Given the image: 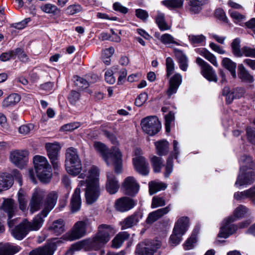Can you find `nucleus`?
Masks as SVG:
<instances>
[{"mask_svg": "<svg viewBox=\"0 0 255 255\" xmlns=\"http://www.w3.org/2000/svg\"><path fill=\"white\" fill-rule=\"evenodd\" d=\"M107 177L106 190L111 194H115L120 187L118 181L113 172H108Z\"/></svg>", "mask_w": 255, "mask_h": 255, "instance_id": "obj_18", "label": "nucleus"}, {"mask_svg": "<svg viewBox=\"0 0 255 255\" xmlns=\"http://www.w3.org/2000/svg\"><path fill=\"white\" fill-rule=\"evenodd\" d=\"M162 4L168 8H179L182 6L183 0H163L161 1Z\"/></svg>", "mask_w": 255, "mask_h": 255, "instance_id": "obj_43", "label": "nucleus"}, {"mask_svg": "<svg viewBox=\"0 0 255 255\" xmlns=\"http://www.w3.org/2000/svg\"><path fill=\"white\" fill-rule=\"evenodd\" d=\"M169 143L166 140H161L155 142L157 153L159 156L166 155L169 152Z\"/></svg>", "mask_w": 255, "mask_h": 255, "instance_id": "obj_31", "label": "nucleus"}, {"mask_svg": "<svg viewBox=\"0 0 255 255\" xmlns=\"http://www.w3.org/2000/svg\"><path fill=\"white\" fill-rule=\"evenodd\" d=\"M114 233V229L111 226L101 225L99 226L98 232L95 237L73 244L66 252L65 255H73L75 252L80 251L86 246L93 250H99L110 241V235Z\"/></svg>", "mask_w": 255, "mask_h": 255, "instance_id": "obj_3", "label": "nucleus"}, {"mask_svg": "<svg viewBox=\"0 0 255 255\" xmlns=\"http://www.w3.org/2000/svg\"><path fill=\"white\" fill-rule=\"evenodd\" d=\"M209 47L213 51L218 54H224L226 53V51L222 47L214 42L210 43Z\"/></svg>", "mask_w": 255, "mask_h": 255, "instance_id": "obj_64", "label": "nucleus"}, {"mask_svg": "<svg viewBox=\"0 0 255 255\" xmlns=\"http://www.w3.org/2000/svg\"><path fill=\"white\" fill-rule=\"evenodd\" d=\"M48 244L42 248L32 250L29 253V255H53L54 252V247Z\"/></svg>", "mask_w": 255, "mask_h": 255, "instance_id": "obj_29", "label": "nucleus"}, {"mask_svg": "<svg viewBox=\"0 0 255 255\" xmlns=\"http://www.w3.org/2000/svg\"><path fill=\"white\" fill-rule=\"evenodd\" d=\"M171 210V204L165 207L160 208L150 213L146 220L147 224H152L164 215L167 214Z\"/></svg>", "mask_w": 255, "mask_h": 255, "instance_id": "obj_15", "label": "nucleus"}, {"mask_svg": "<svg viewBox=\"0 0 255 255\" xmlns=\"http://www.w3.org/2000/svg\"><path fill=\"white\" fill-rule=\"evenodd\" d=\"M165 130L167 132L170 131V127L172 122L174 121V114L173 113L170 112L167 115L165 116Z\"/></svg>", "mask_w": 255, "mask_h": 255, "instance_id": "obj_51", "label": "nucleus"}, {"mask_svg": "<svg viewBox=\"0 0 255 255\" xmlns=\"http://www.w3.org/2000/svg\"><path fill=\"white\" fill-rule=\"evenodd\" d=\"M13 184V180L8 173H0V191L7 189Z\"/></svg>", "mask_w": 255, "mask_h": 255, "instance_id": "obj_26", "label": "nucleus"}, {"mask_svg": "<svg viewBox=\"0 0 255 255\" xmlns=\"http://www.w3.org/2000/svg\"><path fill=\"white\" fill-rule=\"evenodd\" d=\"M142 155V150L136 148L134 150V157L132 159V162L135 170L141 175H143V159Z\"/></svg>", "mask_w": 255, "mask_h": 255, "instance_id": "obj_19", "label": "nucleus"}, {"mask_svg": "<svg viewBox=\"0 0 255 255\" xmlns=\"http://www.w3.org/2000/svg\"><path fill=\"white\" fill-rule=\"evenodd\" d=\"M232 222L229 218L223 222V226L221 227L218 234L219 238H227L236 232L237 227L234 224H231Z\"/></svg>", "mask_w": 255, "mask_h": 255, "instance_id": "obj_16", "label": "nucleus"}, {"mask_svg": "<svg viewBox=\"0 0 255 255\" xmlns=\"http://www.w3.org/2000/svg\"><path fill=\"white\" fill-rule=\"evenodd\" d=\"M10 160L15 166L23 168L28 160V152L25 150H15L10 154Z\"/></svg>", "mask_w": 255, "mask_h": 255, "instance_id": "obj_9", "label": "nucleus"}, {"mask_svg": "<svg viewBox=\"0 0 255 255\" xmlns=\"http://www.w3.org/2000/svg\"><path fill=\"white\" fill-rule=\"evenodd\" d=\"M156 23L161 30H167L170 28V26L167 24L165 20V14L164 13L157 11L155 16Z\"/></svg>", "mask_w": 255, "mask_h": 255, "instance_id": "obj_35", "label": "nucleus"}, {"mask_svg": "<svg viewBox=\"0 0 255 255\" xmlns=\"http://www.w3.org/2000/svg\"><path fill=\"white\" fill-rule=\"evenodd\" d=\"M45 148L47 155L53 168L54 169H58L59 167V153L61 148L58 142L46 143Z\"/></svg>", "mask_w": 255, "mask_h": 255, "instance_id": "obj_8", "label": "nucleus"}, {"mask_svg": "<svg viewBox=\"0 0 255 255\" xmlns=\"http://www.w3.org/2000/svg\"><path fill=\"white\" fill-rule=\"evenodd\" d=\"M248 139L255 144V128L248 127L246 129Z\"/></svg>", "mask_w": 255, "mask_h": 255, "instance_id": "obj_62", "label": "nucleus"}, {"mask_svg": "<svg viewBox=\"0 0 255 255\" xmlns=\"http://www.w3.org/2000/svg\"><path fill=\"white\" fill-rule=\"evenodd\" d=\"M182 81V77L181 74L176 73L169 80V87L167 91L168 97L170 98L172 95L176 93L179 86Z\"/></svg>", "mask_w": 255, "mask_h": 255, "instance_id": "obj_17", "label": "nucleus"}, {"mask_svg": "<svg viewBox=\"0 0 255 255\" xmlns=\"http://www.w3.org/2000/svg\"><path fill=\"white\" fill-rule=\"evenodd\" d=\"M130 237L129 234L127 232H121L119 233L112 240V247L115 249L120 248L123 243L128 240Z\"/></svg>", "mask_w": 255, "mask_h": 255, "instance_id": "obj_24", "label": "nucleus"}, {"mask_svg": "<svg viewBox=\"0 0 255 255\" xmlns=\"http://www.w3.org/2000/svg\"><path fill=\"white\" fill-rule=\"evenodd\" d=\"M222 64L226 69H228L231 73L232 76L235 78L236 76V63L233 62L229 58H224L222 60Z\"/></svg>", "mask_w": 255, "mask_h": 255, "instance_id": "obj_38", "label": "nucleus"}, {"mask_svg": "<svg viewBox=\"0 0 255 255\" xmlns=\"http://www.w3.org/2000/svg\"><path fill=\"white\" fill-rule=\"evenodd\" d=\"M115 52L114 47H110L103 50L102 53V59L103 62L107 65L111 62V57Z\"/></svg>", "mask_w": 255, "mask_h": 255, "instance_id": "obj_45", "label": "nucleus"}, {"mask_svg": "<svg viewBox=\"0 0 255 255\" xmlns=\"http://www.w3.org/2000/svg\"><path fill=\"white\" fill-rule=\"evenodd\" d=\"M50 230L56 235L62 234L65 231V222L59 219L54 221L49 228Z\"/></svg>", "mask_w": 255, "mask_h": 255, "instance_id": "obj_30", "label": "nucleus"}, {"mask_svg": "<svg viewBox=\"0 0 255 255\" xmlns=\"http://www.w3.org/2000/svg\"><path fill=\"white\" fill-rule=\"evenodd\" d=\"M161 128V124L157 117L150 116L144 118V132L148 135H155Z\"/></svg>", "mask_w": 255, "mask_h": 255, "instance_id": "obj_11", "label": "nucleus"}, {"mask_svg": "<svg viewBox=\"0 0 255 255\" xmlns=\"http://www.w3.org/2000/svg\"><path fill=\"white\" fill-rule=\"evenodd\" d=\"M79 126L80 124L78 123H69L61 127L60 130L64 131H72L77 128Z\"/></svg>", "mask_w": 255, "mask_h": 255, "instance_id": "obj_59", "label": "nucleus"}, {"mask_svg": "<svg viewBox=\"0 0 255 255\" xmlns=\"http://www.w3.org/2000/svg\"><path fill=\"white\" fill-rule=\"evenodd\" d=\"M240 171L235 182V186L240 188L245 185H250L253 183L254 175L251 169L254 165L252 158L250 156L243 155L239 161Z\"/></svg>", "mask_w": 255, "mask_h": 255, "instance_id": "obj_5", "label": "nucleus"}, {"mask_svg": "<svg viewBox=\"0 0 255 255\" xmlns=\"http://www.w3.org/2000/svg\"><path fill=\"white\" fill-rule=\"evenodd\" d=\"M45 192L40 189H35L30 200L29 211L31 214L38 211L42 207Z\"/></svg>", "mask_w": 255, "mask_h": 255, "instance_id": "obj_10", "label": "nucleus"}, {"mask_svg": "<svg viewBox=\"0 0 255 255\" xmlns=\"http://www.w3.org/2000/svg\"><path fill=\"white\" fill-rule=\"evenodd\" d=\"M247 198L250 199L253 204L255 206V186L249 189L246 190Z\"/></svg>", "mask_w": 255, "mask_h": 255, "instance_id": "obj_63", "label": "nucleus"}, {"mask_svg": "<svg viewBox=\"0 0 255 255\" xmlns=\"http://www.w3.org/2000/svg\"><path fill=\"white\" fill-rule=\"evenodd\" d=\"M243 56L250 57L255 58V48L245 46L242 48Z\"/></svg>", "mask_w": 255, "mask_h": 255, "instance_id": "obj_55", "label": "nucleus"}, {"mask_svg": "<svg viewBox=\"0 0 255 255\" xmlns=\"http://www.w3.org/2000/svg\"><path fill=\"white\" fill-rule=\"evenodd\" d=\"M245 91L242 88H237L231 91V94L228 97V104H230L234 99H239L244 94Z\"/></svg>", "mask_w": 255, "mask_h": 255, "instance_id": "obj_46", "label": "nucleus"}, {"mask_svg": "<svg viewBox=\"0 0 255 255\" xmlns=\"http://www.w3.org/2000/svg\"><path fill=\"white\" fill-rule=\"evenodd\" d=\"M27 196L25 191L20 188L17 193V200L19 209L24 212L27 210Z\"/></svg>", "mask_w": 255, "mask_h": 255, "instance_id": "obj_32", "label": "nucleus"}, {"mask_svg": "<svg viewBox=\"0 0 255 255\" xmlns=\"http://www.w3.org/2000/svg\"><path fill=\"white\" fill-rule=\"evenodd\" d=\"M166 76L169 77L174 70V63L172 59L167 57L166 59Z\"/></svg>", "mask_w": 255, "mask_h": 255, "instance_id": "obj_52", "label": "nucleus"}, {"mask_svg": "<svg viewBox=\"0 0 255 255\" xmlns=\"http://www.w3.org/2000/svg\"><path fill=\"white\" fill-rule=\"evenodd\" d=\"M201 0H190L188 7V10L191 14L198 13L201 10Z\"/></svg>", "mask_w": 255, "mask_h": 255, "instance_id": "obj_39", "label": "nucleus"}, {"mask_svg": "<svg viewBox=\"0 0 255 255\" xmlns=\"http://www.w3.org/2000/svg\"><path fill=\"white\" fill-rule=\"evenodd\" d=\"M241 40L238 38H235L231 43L232 52L234 55L237 57H241L243 56L242 49H241Z\"/></svg>", "mask_w": 255, "mask_h": 255, "instance_id": "obj_40", "label": "nucleus"}, {"mask_svg": "<svg viewBox=\"0 0 255 255\" xmlns=\"http://www.w3.org/2000/svg\"><path fill=\"white\" fill-rule=\"evenodd\" d=\"M135 201L128 197H123L117 199L115 203L116 209L121 212H127L135 205Z\"/></svg>", "mask_w": 255, "mask_h": 255, "instance_id": "obj_14", "label": "nucleus"}, {"mask_svg": "<svg viewBox=\"0 0 255 255\" xmlns=\"http://www.w3.org/2000/svg\"><path fill=\"white\" fill-rule=\"evenodd\" d=\"M249 209L244 205H240L237 207L234 212L233 216L229 217L232 222H235L237 219L243 218L247 214Z\"/></svg>", "mask_w": 255, "mask_h": 255, "instance_id": "obj_34", "label": "nucleus"}, {"mask_svg": "<svg viewBox=\"0 0 255 255\" xmlns=\"http://www.w3.org/2000/svg\"><path fill=\"white\" fill-rule=\"evenodd\" d=\"M82 10V7L79 4H73L68 6L66 9L67 13L73 15Z\"/></svg>", "mask_w": 255, "mask_h": 255, "instance_id": "obj_57", "label": "nucleus"}, {"mask_svg": "<svg viewBox=\"0 0 255 255\" xmlns=\"http://www.w3.org/2000/svg\"><path fill=\"white\" fill-rule=\"evenodd\" d=\"M65 168L70 175L75 176L79 174V178H87L86 180L79 182L71 198V211L74 213L78 211L81 207L80 187H85V197L88 204H91L98 199L101 193L99 179L100 172L99 168L93 165L88 173L83 170L80 174L82 170V163L77 150L73 147L68 148L66 150Z\"/></svg>", "mask_w": 255, "mask_h": 255, "instance_id": "obj_1", "label": "nucleus"}, {"mask_svg": "<svg viewBox=\"0 0 255 255\" xmlns=\"http://www.w3.org/2000/svg\"><path fill=\"white\" fill-rule=\"evenodd\" d=\"M74 82L75 85L80 89H86L89 86V84L86 80L78 76L74 77Z\"/></svg>", "mask_w": 255, "mask_h": 255, "instance_id": "obj_49", "label": "nucleus"}, {"mask_svg": "<svg viewBox=\"0 0 255 255\" xmlns=\"http://www.w3.org/2000/svg\"><path fill=\"white\" fill-rule=\"evenodd\" d=\"M188 226L189 219L186 217H182L175 223L173 231L183 235L187 231Z\"/></svg>", "mask_w": 255, "mask_h": 255, "instance_id": "obj_21", "label": "nucleus"}, {"mask_svg": "<svg viewBox=\"0 0 255 255\" xmlns=\"http://www.w3.org/2000/svg\"><path fill=\"white\" fill-rule=\"evenodd\" d=\"M33 160L38 179L42 182H48L52 177V169L46 158L35 155Z\"/></svg>", "mask_w": 255, "mask_h": 255, "instance_id": "obj_6", "label": "nucleus"}, {"mask_svg": "<svg viewBox=\"0 0 255 255\" xmlns=\"http://www.w3.org/2000/svg\"><path fill=\"white\" fill-rule=\"evenodd\" d=\"M141 218V216H138L137 214H133L127 217L120 223L121 230H123L131 228L135 225Z\"/></svg>", "mask_w": 255, "mask_h": 255, "instance_id": "obj_22", "label": "nucleus"}, {"mask_svg": "<svg viewBox=\"0 0 255 255\" xmlns=\"http://www.w3.org/2000/svg\"><path fill=\"white\" fill-rule=\"evenodd\" d=\"M2 210L5 212L8 217H11L12 214H15L17 211L16 205L14 200L12 199H6L4 200L1 206Z\"/></svg>", "mask_w": 255, "mask_h": 255, "instance_id": "obj_23", "label": "nucleus"}, {"mask_svg": "<svg viewBox=\"0 0 255 255\" xmlns=\"http://www.w3.org/2000/svg\"><path fill=\"white\" fill-rule=\"evenodd\" d=\"M122 189L125 194L134 196L139 191V186L133 177L128 176L123 182Z\"/></svg>", "mask_w": 255, "mask_h": 255, "instance_id": "obj_12", "label": "nucleus"}, {"mask_svg": "<svg viewBox=\"0 0 255 255\" xmlns=\"http://www.w3.org/2000/svg\"><path fill=\"white\" fill-rule=\"evenodd\" d=\"M90 225L89 221L85 219L77 222L71 231L65 234L64 238L72 241L84 237L87 232V228Z\"/></svg>", "mask_w": 255, "mask_h": 255, "instance_id": "obj_7", "label": "nucleus"}, {"mask_svg": "<svg viewBox=\"0 0 255 255\" xmlns=\"http://www.w3.org/2000/svg\"><path fill=\"white\" fill-rule=\"evenodd\" d=\"M159 39L160 41L165 45H168L170 44H177V43L174 40L173 37L168 33H165L162 35Z\"/></svg>", "mask_w": 255, "mask_h": 255, "instance_id": "obj_50", "label": "nucleus"}, {"mask_svg": "<svg viewBox=\"0 0 255 255\" xmlns=\"http://www.w3.org/2000/svg\"><path fill=\"white\" fill-rule=\"evenodd\" d=\"M239 76L243 81L252 83L254 81V77L246 70L244 65L242 64L238 65Z\"/></svg>", "mask_w": 255, "mask_h": 255, "instance_id": "obj_36", "label": "nucleus"}, {"mask_svg": "<svg viewBox=\"0 0 255 255\" xmlns=\"http://www.w3.org/2000/svg\"><path fill=\"white\" fill-rule=\"evenodd\" d=\"M21 99L19 95L16 93H12L4 98L2 102L1 106L3 108L12 107L16 105Z\"/></svg>", "mask_w": 255, "mask_h": 255, "instance_id": "obj_25", "label": "nucleus"}, {"mask_svg": "<svg viewBox=\"0 0 255 255\" xmlns=\"http://www.w3.org/2000/svg\"><path fill=\"white\" fill-rule=\"evenodd\" d=\"M149 192L150 195L156 193L161 190H164L167 188L166 183L160 181H151L148 183Z\"/></svg>", "mask_w": 255, "mask_h": 255, "instance_id": "obj_33", "label": "nucleus"}, {"mask_svg": "<svg viewBox=\"0 0 255 255\" xmlns=\"http://www.w3.org/2000/svg\"><path fill=\"white\" fill-rule=\"evenodd\" d=\"M196 51L209 61L214 66L216 67L218 66V63L216 56L206 49L198 48L196 49Z\"/></svg>", "mask_w": 255, "mask_h": 255, "instance_id": "obj_27", "label": "nucleus"}, {"mask_svg": "<svg viewBox=\"0 0 255 255\" xmlns=\"http://www.w3.org/2000/svg\"><path fill=\"white\" fill-rule=\"evenodd\" d=\"M182 236L183 235L173 231L172 234L170 238V243L172 246L177 245L181 242Z\"/></svg>", "mask_w": 255, "mask_h": 255, "instance_id": "obj_56", "label": "nucleus"}, {"mask_svg": "<svg viewBox=\"0 0 255 255\" xmlns=\"http://www.w3.org/2000/svg\"><path fill=\"white\" fill-rule=\"evenodd\" d=\"M196 62L201 67L202 74L206 79L210 81L217 82V78L215 72L208 63L200 57L196 58Z\"/></svg>", "mask_w": 255, "mask_h": 255, "instance_id": "obj_13", "label": "nucleus"}, {"mask_svg": "<svg viewBox=\"0 0 255 255\" xmlns=\"http://www.w3.org/2000/svg\"><path fill=\"white\" fill-rule=\"evenodd\" d=\"M95 149L100 153L108 166H114L115 171L120 173L122 170V154L117 146H113L110 152L106 145L100 142L94 143Z\"/></svg>", "mask_w": 255, "mask_h": 255, "instance_id": "obj_4", "label": "nucleus"}, {"mask_svg": "<svg viewBox=\"0 0 255 255\" xmlns=\"http://www.w3.org/2000/svg\"><path fill=\"white\" fill-rule=\"evenodd\" d=\"M144 255H153L154 253L159 249L161 244L160 241H155L145 244Z\"/></svg>", "mask_w": 255, "mask_h": 255, "instance_id": "obj_37", "label": "nucleus"}, {"mask_svg": "<svg viewBox=\"0 0 255 255\" xmlns=\"http://www.w3.org/2000/svg\"><path fill=\"white\" fill-rule=\"evenodd\" d=\"M34 128L33 124H26L19 127L18 128V132L22 135H27L30 133V131Z\"/></svg>", "mask_w": 255, "mask_h": 255, "instance_id": "obj_54", "label": "nucleus"}, {"mask_svg": "<svg viewBox=\"0 0 255 255\" xmlns=\"http://www.w3.org/2000/svg\"><path fill=\"white\" fill-rule=\"evenodd\" d=\"M79 98L80 94L75 91H72L68 96L69 101L72 105H75L79 100Z\"/></svg>", "mask_w": 255, "mask_h": 255, "instance_id": "obj_61", "label": "nucleus"}, {"mask_svg": "<svg viewBox=\"0 0 255 255\" xmlns=\"http://www.w3.org/2000/svg\"><path fill=\"white\" fill-rule=\"evenodd\" d=\"M151 162L154 171L156 173L160 172L163 166V159L161 157L154 156L151 158Z\"/></svg>", "mask_w": 255, "mask_h": 255, "instance_id": "obj_42", "label": "nucleus"}, {"mask_svg": "<svg viewBox=\"0 0 255 255\" xmlns=\"http://www.w3.org/2000/svg\"><path fill=\"white\" fill-rule=\"evenodd\" d=\"M190 42L195 46L202 44L205 43L206 40V37L203 34L194 35L191 34L188 36Z\"/></svg>", "mask_w": 255, "mask_h": 255, "instance_id": "obj_41", "label": "nucleus"}, {"mask_svg": "<svg viewBox=\"0 0 255 255\" xmlns=\"http://www.w3.org/2000/svg\"><path fill=\"white\" fill-rule=\"evenodd\" d=\"M173 168V162L172 159V154H170L168 156L166 163L165 167V171L164 173V176L165 178H168L171 173L172 172Z\"/></svg>", "mask_w": 255, "mask_h": 255, "instance_id": "obj_48", "label": "nucleus"}, {"mask_svg": "<svg viewBox=\"0 0 255 255\" xmlns=\"http://www.w3.org/2000/svg\"><path fill=\"white\" fill-rule=\"evenodd\" d=\"M196 51L209 61L214 66L216 67L218 66V63L216 56L206 49L198 48L196 49Z\"/></svg>", "mask_w": 255, "mask_h": 255, "instance_id": "obj_28", "label": "nucleus"}, {"mask_svg": "<svg viewBox=\"0 0 255 255\" xmlns=\"http://www.w3.org/2000/svg\"><path fill=\"white\" fill-rule=\"evenodd\" d=\"M40 8L43 12L47 13L56 14L60 11L57 6L51 3L43 4L41 6Z\"/></svg>", "mask_w": 255, "mask_h": 255, "instance_id": "obj_47", "label": "nucleus"}, {"mask_svg": "<svg viewBox=\"0 0 255 255\" xmlns=\"http://www.w3.org/2000/svg\"><path fill=\"white\" fill-rule=\"evenodd\" d=\"M114 72L112 70L109 69L105 73V79L107 83L113 84L115 83L116 79L114 76Z\"/></svg>", "mask_w": 255, "mask_h": 255, "instance_id": "obj_58", "label": "nucleus"}, {"mask_svg": "<svg viewBox=\"0 0 255 255\" xmlns=\"http://www.w3.org/2000/svg\"><path fill=\"white\" fill-rule=\"evenodd\" d=\"M196 241V235L194 234H193L184 243L183 245L184 249L185 250H189L193 249L194 245Z\"/></svg>", "mask_w": 255, "mask_h": 255, "instance_id": "obj_53", "label": "nucleus"}, {"mask_svg": "<svg viewBox=\"0 0 255 255\" xmlns=\"http://www.w3.org/2000/svg\"><path fill=\"white\" fill-rule=\"evenodd\" d=\"M57 199V192L55 191L50 192L46 196L42 211L33 219L32 222H29L25 219L12 229L11 233L12 236L17 240H21L29 231L38 230L43 224L44 218L47 217L55 207Z\"/></svg>", "mask_w": 255, "mask_h": 255, "instance_id": "obj_2", "label": "nucleus"}, {"mask_svg": "<svg viewBox=\"0 0 255 255\" xmlns=\"http://www.w3.org/2000/svg\"><path fill=\"white\" fill-rule=\"evenodd\" d=\"M229 13L231 17L234 20V21L236 23L240 22L245 17L243 15L233 10H229Z\"/></svg>", "mask_w": 255, "mask_h": 255, "instance_id": "obj_60", "label": "nucleus"}, {"mask_svg": "<svg viewBox=\"0 0 255 255\" xmlns=\"http://www.w3.org/2000/svg\"><path fill=\"white\" fill-rule=\"evenodd\" d=\"M20 247L10 243H0V255H13L21 250Z\"/></svg>", "mask_w": 255, "mask_h": 255, "instance_id": "obj_20", "label": "nucleus"}, {"mask_svg": "<svg viewBox=\"0 0 255 255\" xmlns=\"http://www.w3.org/2000/svg\"><path fill=\"white\" fill-rule=\"evenodd\" d=\"M166 205L165 197L163 196H155L153 197L151 204L152 209L163 207Z\"/></svg>", "mask_w": 255, "mask_h": 255, "instance_id": "obj_44", "label": "nucleus"}]
</instances>
